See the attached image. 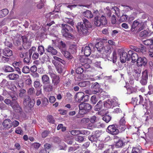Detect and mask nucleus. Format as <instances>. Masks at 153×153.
<instances>
[{"instance_id":"nucleus-1","label":"nucleus","mask_w":153,"mask_h":153,"mask_svg":"<svg viewBox=\"0 0 153 153\" xmlns=\"http://www.w3.org/2000/svg\"><path fill=\"white\" fill-rule=\"evenodd\" d=\"M83 22L78 23L76 26L78 31L81 35L87 34L88 33V28L91 27V24L86 19L83 18Z\"/></svg>"},{"instance_id":"nucleus-2","label":"nucleus","mask_w":153,"mask_h":153,"mask_svg":"<svg viewBox=\"0 0 153 153\" xmlns=\"http://www.w3.org/2000/svg\"><path fill=\"white\" fill-rule=\"evenodd\" d=\"M79 113L80 114H84L89 111L91 108V106L87 103H82L79 106Z\"/></svg>"},{"instance_id":"nucleus-3","label":"nucleus","mask_w":153,"mask_h":153,"mask_svg":"<svg viewBox=\"0 0 153 153\" xmlns=\"http://www.w3.org/2000/svg\"><path fill=\"white\" fill-rule=\"evenodd\" d=\"M76 101L79 102H86L89 99V96L88 95H85L84 93L82 92L77 93L75 96Z\"/></svg>"},{"instance_id":"nucleus-4","label":"nucleus","mask_w":153,"mask_h":153,"mask_svg":"<svg viewBox=\"0 0 153 153\" xmlns=\"http://www.w3.org/2000/svg\"><path fill=\"white\" fill-rule=\"evenodd\" d=\"M117 102V98L114 97L113 99H111V101L110 100H108L106 101L104 103V106L107 108H111L112 105L113 106L118 105L119 104Z\"/></svg>"},{"instance_id":"nucleus-5","label":"nucleus","mask_w":153,"mask_h":153,"mask_svg":"<svg viewBox=\"0 0 153 153\" xmlns=\"http://www.w3.org/2000/svg\"><path fill=\"white\" fill-rule=\"evenodd\" d=\"M95 47L97 48V51L99 52L96 55H94V57L95 58H98L100 57H101V53H102V52L103 51L104 47L103 43L101 42H98L95 45Z\"/></svg>"},{"instance_id":"nucleus-6","label":"nucleus","mask_w":153,"mask_h":153,"mask_svg":"<svg viewBox=\"0 0 153 153\" xmlns=\"http://www.w3.org/2000/svg\"><path fill=\"white\" fill-rule=\"evenodd\" d=\"M49 74L52 78V83L54 86L56 87L60 82L59 77V76L51 72H49Z\"/></svg>"},{"instance_id":"nucleus-7","label":"nucleus","mask_w":153,"mask_h":153,"mask_svg":"<svg viewBox=\"0 0 153 153\" xmlns=\"http://www.w3.org/2000/svg\"><path fill=\"white\" fill-rule=\"evenodd\" d=\"M103 51L102 52L103 53L102 56V58H108L110 54L111 53V47L109 45H107L103 48Z\"/></svg>"},{"instance_id":"nucleus-8","label":"nucleus","mask_w":153,"mask_h":153,"mask_svg":"<svg viewBox=\"0 0 153 153\" xmlns=\"http://www.w3.org/2000/svg\"><path fill=\"white\" fill-rule=\"evenodd\" d=\"M94 48V46L92 43L89 44L88 46H86L85 48L82 47V51H84L85 55L86 56H89L91 53V50L92 48Z\"/></svg>"},{"instance_id":"nucleus-9","label":"nucleus","mask_w":153,"mask_h":153,"mask_svg":"<svg viewBox=\"0 0 153 153\" xmlns=\"http://www.w3.org/2000/svg\"><path fill=\"white\" fill-rule=\"evenodd\" d=\"M107 131L112 135L117 134L119 133L117 126L114 125L108 126L107 128Z\"/></svg>"},{"instance_id":"nucleus-10","label":"nucleus","mask_w":153,"mask_h":153,"mask_svg":"<svg viewBox=\"0 0 153 153\" xmlns=\"http://www.w3.org/2000/svg\"><path fill=\"white\" fill-rule=\"evenodd\" d=\"M148 71L146 70H145L142 72V75L140 82L142 85H146L148 82Z\"/></svg>"},{"instance_id":"nucleus-11","label":"nucleus","mask_w":153,"mask_h":153,"mask_svg":"<svg viewBox=\"0 0 153 153\" xmlns=\"http://www.w3.org/2000/svg\"><path fill=\"white\" fill-rule=\"evenodd\" d=\"M11 106L15 112L18 113L22 112V108L16 101H14V102L11 103Z\"/></svg>"},{"instance_id":"nucleus-12","label":"nucleus","mask_w":153,"mask_h":153,"mask_svg":"<svg viewBox=\"0 0 153 153\" xmlns=\"http://www.w3.org/2000/svg\"><path fill=\"white\" fill-rule=\"evenodd\" d=\"M141 70L138 67L135 66L133 69V75L136 80H138L140 76Z\"/></svg>"},{"instance_id":"nucleus-13","label":"nucleus","mask_w":153,"mask_h":153,"mask_svg":"<svg viewBox=\"0 0 153 153\" xmlns=\"http://www.w3.org/2000/svg\"><path fill=\"white\" fill-rule=\"evenodd\" d=\"M92 89V94H96L97 93L99 92L101 90L100 88V86L97 82H95L91 86Z\"/></svg>"},{"instance_id":"nucleus-14","label":"nucleus","mask_w":153,"mask_h":153,"mask_svg":"<svg viewBox=\"0 0 153 153\" xmlns=\"http://www.w3.org/2000/svg\"><path fill=\"white\" fill-rule=\"evenodd\" d=\"M137 65L138 66H141L145 65L146 63V59L145 57H140L137 60Z\"/></svg>"},{"instance_id":"nucleus-15","label":"nucleus","mask_w":153,"mask_h":153,"mask_svg":"<svg viewBox=\"0 0 153 153\" xmlns=\"http://www.w3.org/2000/svg\"><path fill=\"white\" fill-rule=\"evenodd\" d=\"M134 49L137 52L141 53L143 54L147 55L148 54V50L144 46L141 45L140 48H136L134 47Z\"/></svg>"},{"instance_id":"nucleus-16","label":"nucleus","mask_w":153,"mask_h":153,"mask_svg":"<svg viewBox=\"0 0 153 153\" xmlns=\"http://www.w3.org/2000/svg\"><path fill=\"white\" fill-rule=\"evenodd\" d=\"M55 62L53 60L52 63L54 64L56 68L57 71L59 73L61 74L66 72V70L65 68L61 65H57L56 64H55Z\"/></svg>"},{"instance_id":"nucleus-17","label":"nucleus","mask_w":153,"mask_h":153,"mask_svg":"<svg viewBox=\"0 0 153 153\" xmlns=\"http://www.w3.org/2000/svg\"><path fill=\"white\" fill-rule=\"evenodd\" d=\"M141 24L139 23L137 20L134 21L132 25L131 30L134 31V29L136 28V30H138L139 31L141 30L142 28L140 27L141 26Z\"/></svg>"},{"instance_id":"nucleus-18","label":"nucleus","mask_w":153,"mask_h":153,"mask_svg":"<svg viewBox=\"0 0 153 153\" xmlns=\"http://www.w3.org/2000/svg\"><path fill=\"white\" fill-rule=\"evenodd\" d=\"M126 128V121L124 117L122 118L119 122V129L121 131H124Z\"/></svg>"},{"instance_id":"nucleus-19","label":"nucleus","mask_w":153,"mask_h":153,"mask_svg":"<svg viewBox=\"0 0 153 153\" xmlns=\"http://www.w3.org/2000/svg\"><path fill=\"white\" fill-rule=\"evenodd\" d=\"M82 58L80 59V61L82 62H83V64H82V66H83L85 68H88L90 67V65L88 64V63L91 62V61L87 59H84Z\"/></svg>"},{"instance_id":"nucleus-20","label":"nucleus","mask_w":153,"mask_h":153,"mask_svg":"<svg viewBox=\"0 0 153 153\" xmlns=\"http://www.w3.org/2000/svg\"><path fill=\"white\" fill-rule=\"evenodd\" d=\"M2 125L4 128H9L12 126V123L10 119H7L3 122Z\"/></svg>"},{"instance_id":"nucleus-21","label":"nucleus","mask_w":153,"mask_h":153,"mask_svg":"<svg viewBox=\"0 0 153 153\" xmlns=\"http://www.w3.org/2000/svg\"><path fill=\"white\" fill-rule=\"evenodd\" d=\"M46 50L48 53H49L53 55H56L57 53V50L52 47L51 45L48 46Z\"/></svg>"},{"instance_id":"nucleus-22","label":"nucleus","mask_w":153,"mask_h":153,"mask_svg":"<svg viewBox=\"0 0 153 153\" xmlns=\"http://www.w3.org/2000/svg\"><path fill=\"white\" fill-rule=\"evenodd\" d=\"M128 54L125 52H123L120 55V59L121 62L123 63L126 62V60H127Z\"/></svg>"},{"instance_id":"nucleus-23","label":"nucleus","mask_w":153,"mask_h":153,"mask_svg":"<svg viewBox=\"0 0 153 153\" xmlns=\"http://www.w3.org/2000/svg\"><path fill=\"white\" fill-rule=\"evenodd\" d=\"M129 141L128 140L125 141L122 139H120L116 141L115 143V146L117 148L122 147L125 143H127Z\"/></svg>"},{"instance_id":"nucleus-24","label":"nucleus","mask_w":153,"mask_h":153,"mask_svg":"<svg viewBox=\"0 0 153 153\" xmlns=\"http://www.w3.org/2000/svg\"><path fill=\"white\" fill-rule=\"evenodd\" d=\"M44 85L43 88L45 91L49 92L52 91L53 86L51 84L50 82V83H48Z\"/></svg>"},{"instance_id":"nucleus-25","label":"nucleus","mask_w":153,"mask_h":153,"mask_svg":"<svg viewBox=\"0 0 153 153\" xmlns=\"http://www.w3.org/2000/svg\"><path fill=\"white\" fill-rule=\"evenodd\" d=\"M3 54L7 56H10L12 55V51L10 49L7 48L2 50Z\"/></svg>"},{"instance_id":"nucleus-26","label":"nucleus","mask_w":153,"mask_h":153,"mask_svg":"<svg viewBox=\"0 0 153 153\" xmlns=\"http://www.w3.org/2000/svg\"><path fill=\"white\" fill-rule=\"evenodd\" d=\"M7 76L10 80L15 81L17 80L19 77L18 74L14 73L10 74Z\"/></svg>"},{"instance_id":"nucleus-27","label":"nucleus","mask_w":153,"mask_h":153,"mask_svg":"<svg viewBox=\"0 0 153 153\" xmlns=\"http://www.w3.org/2000/svg\"><path fill=\"white\" fill-rule=\"evenodd\" d=\"M42 83L43 84H46V83H50V82L49 77L46 74H45L42 76Z\"/></svg>"},{"instance_id":"nucleus-28","label":"nucleus","mask_w":153,"mask_h":153,"mask_svg":"<svg viewBox=\"0 0 153 153\" xmlns=\"http://www.w3.org/2000/svg\"><path fill=\"white\" fill-rule=\"evenodd\" d=\"M67 25L63 24H62L61 27L62 28L61 33L62 35L65 37H66L67 36Z\"/></svg>"},{"instance_id":"nucleus-29","label":"nucleus","mask_w":153,"mask_h":153,"mask_svg":"<svg viewBox=\"0 0 153 153\" xmlns=\"http://www.w3.org/2000/svg\"><path fill=\"white\" fill-rule=\"evenodd\" d=\"M68 15L71 16H69L68 18V23L70 24L73 26L74 25V22H73V19H74V16L72 14L69 12H68Z\"/></svg>"},{"instance_id":"nucleus-30","label":"nucleus","mask_w":153,"mask_h":153,"mask_svg":"<svg viewBox=\"0 0 153 153\" xmlns=\"http://www.w3.org/2000/svg\"><path fill=\"white\" fill-rule=\"evenodd\" d=\"M83 15L85 17L88 18H91L93 17V15L91 12L89 10H87L84 12L83 13Z\"/></svg>"},{"instance_id":"nucleus-31","label":"nucleus","mask_w":153,"mask_h":153,"mask_svg":"<svg viewBox=\"0 0 153 153\" xmlns=\"http://www.w3.org/2000/svg\"><path fill=\"white\" fill-rule=\"evenodd\" d=\"M9 13V11L7 9H4L0 11V18L5 17Z\"/></svg>"},{"instance_id":"nucleus-32","label":"nucleus","mask_w":153,"mask_h":153,"mask_svg":"<svg viewBox=\"0 0 153 153\" xmlns=\"http://www.w3.org/2000/svg\"><path fill=\"white\" fill-rule=\"evenodd\" d=\"M97 133L95 132V134H93L91 136H89L88 138L89 140L92 142H97L98 140V136H97L96 134Z\"/></svg>"},{"instance_id":"nucleus-33","label":"nucleus","mask_w":153,"mask_h":153,"mask_svg":"<svg viewBox=\"0 0 153 153\" xmlns=\"http://www.w3.org/2000/svg\"><path fill=\"white\" fill-rule=\"evenodd\" d=\"M35 90L33 87L29 88L27 91L28 95L30 97L33 96L35 95Z\"/></svg>"},{"instance_id":"nucleus-34","label":"nucleus","mask_w":153,"mask_h":153,"mask_svg":"<svg viewBox=\"0 0 153 153\" xmlns=\"http://www.w3.org/2000/svg\"><path fill=\"white\" fill-rule=\"evenodd\" d=\"M90 84V82L88 81L81 82L78 84L79 86L82 87L89 86Z\"/></svg>"},{"instance_id":"nucleus-35","label":"nucleus","mask_w":153,"mask_h":153,"mask_svg":"<svg viewBox=\"0 0 153 153\" xmlns=\"http://www.w3.org/2000/svg\"><path fill=\"white\" fill-rule=\"evenodd\" d=\"M102 102L100 101L97 103L94 107V109L95 111H99L100 110L102 107Z\"/></svg>"},{"instance_id":"nucleus-36","label":"nucleus","mask_w":153,"mask_h":153,"mask_svg":"<svg viewBox=\"0 0 153 153\" xmlns=\"http://www.w3.org/2000/svg\"><path fill=\"white\" fill-rule=\"evenodd\" d=\"M3 69L5 72H12L14 71L12 67L7 65L4 66Z\"/></svg>"},{"instance_id":"nucleus-37","label":"nucleus","mask_w":153,"mask_h":153,"mask_svg":"<svg viewBox=\"0 0 153 153\" xmlns=\"http://www.w3.org/2000/svg\"><path fill=\"white\" fill-rule=\"evenodd\" d=\"M127 90V93L128 94L135 92V89L132 86H127L126 87Z\"/></svg>"},{"instance_id":"nucleus-38","label":"nucleus","mask_w":153,"mask_h":153,"mask_svg":"<svg viewBox=\"0 0 153 153\" xmlns=\"http://www.w3.org/2000/svg\"><path fill=\"white\" fill-rule=\"evenodd\" d=\"M38 51L39 53L42 55L45 52V49L44 46L42 45L39 46L38 48Z\"/></svg>"},{"instance_id":"nucleus-39","label":"nucleus","mask_w":153,"mask_h":153,"mask_svg":"<svg viewBox=\"0 0 153 153\" xmlns=\"http://www.w3.org/2000/svg\"><path fill=\"white\" fill-rule=\"evenodd\" d=\"M29 95L25 96L24 98L23 104L24 105H27V102L30 101L31 99Z\"/></svg>"},{"instance_id":"nucleus-40","label":"nucleus","mask_w":153,"mask_h":153,"mask_svg":"<svg viewBox=\"0 0 153 153\" xmlns=\"http://www.w3.org/2000/svg\"><path fill=\"white\" fill-rule=\"evenodd\" d=\"M143 43L146 45L151 46L152 44L153 43V40L151 39L146 40L144 41Z\"/></svg>"},{"instance_id":"nucleus-41","label":"nucleus","mask_w":153,"mask_h":153,"mask_svg":"<svg viewBox=\"0 0 153 153\" xmlns=\"http://www.w3.org/2000/svg\"><path fill=\"white\" fill-rule=\"evenodd\" d=\"M131 58L133 62H136L138 58V56L136 53H133Z\"/></svg>"},{"instance_id":"nucleus-42","label":"nucleus","mask_w":153,"mask_h":153,"mask_svg":"<svg viewBox=\"0 0 153 153\" xmlns=\"http://www.w3.org/2000/svg\"><path fill=\"white\" fill-rule=\"evenodd\" d=\"M47 119L48 121L50 123L53 124L55 122V120L52 115H48L47 116Z\"/></svg>"},{"instance_id":"nucleus-43","label":"nucleus","mask_w":153,"mask_h":153,"mask_svg":"<svg viewBox=\"0 0 153 153\" xmlns=\"http://www.w3.org/2000/svg\"><path fill=\"white\" fill-rule=\"evenodd\" d=\"M128 18V16L126 15H123L120 17L119 21L120 22H123L127 21Z\"/></svg>"},{"instance_id":"nucleus-44","label":"nucleus","mask_w":153,"mask_h":153,"mask_svg":"<svg viewBox=\"0 0 153 153\" xmlns=\"http://www.w3.org/2000/svg\"><path fill=\"white\" fill-rule=\"evenodd\" d=\"M26 91L23 89H21L19 90V97H23L26 94Z\"/></svg>"},{"instance_id":"nucleus-45","label":"nucleus","mask_w":153,"mask_h":153,"mask_svg":"<svg viewBox=\"0 0 153 153\" xmlns=\"http://www.w3.org/2000/svg\"><path fill=\"white\" fill-rule=\"evenodd\" d=\"M102 22V25H105L107 23V21L106 18L104 16H102L100 19Z\"/></svg>"},{"instance_id":"nucleus-46","label":"nucleus","mask_w":153,"mask_h":153,"mask_svg":"<svg viewBox=\"0 0 153 153\" xmlns=\"http://www.w3.org/2000/svg\"><path fill=\"white\" fill-rule=\"evenodd\" d=\"M21 62L20 61L17 62L15 61L13 63L12 65L15 68L20 67L21 68Z\"/></svg>"},{"instance_id":"nucleus-47","label":"nucleus","mask_w":153,"mask_h":153,"mask_svg":"<svg viewBox=\"0 0 153 153\" xmlns=\"http://www.w3.org/2000/svg\"><path fill=\"white\" fill-rule=\"evenodd\" d=\"M30 71L29 68L27 66H25L22 69V72L25 74L29 73Z\"/></svg>"},{"instance_id":"nucleus-48","label":"nucleus","mask_w":153,"mask_h":153,"mask_svg":"<svg viewBox=\"0 0 153 153\" xmlns=\"http://www.w3.org/2000/svg\"><path fill=\"white\" fill-rule=\"evenodd\" d=\"M112 59L113 60V62L114 63H115L117 59V57L116 51H114L112 53Z\"/></svg>"},{"instance_id":"nucleus-49","label":"nucleus","mask_w":153,"mask_h":153,"mask_svg":"<svg viewBox=\"0 0 153 153\" xmlns=\"http://www.w3.org/2000/svg\"><path fill=\"white\" fill-rule=\"evenodd\" d=\"M84 138L83 137L77 136L75 137V140L79 143L82 142L84 141Z\"/></svg>"},{"instance_id":"nucleus-50","label":"nucleus","mask_w":153,"mask_h":153,"mask_svg":"<svg viewBox=\"0 0 153 153\" xmlns=\"http://www.w3.org/2000/svg\"><path fill=\"white\" fill-rule=\"evenodd\" d=\"M111 119V117L108 115H105L102 118L103 120L107 123L110 121Z\"/></svg>"},{"instance_id":"nucleus-51","label":"nucleus","mask_w":153,"mask_h":153,"mask_svg":"<svg viewBox=\"0 0 153 153\" xmlns=\"http://www.w3.org/2000/svg\"><path fill=\"white\" fill-rule=\"evenodd\" d=\"M23 47L25 49H27L31 46V43L29 42L23 44Z\"/></svg>"},{"instance_id":"nucleus-52","label":"nucleus","mask_w":153,"mask_h":153,"mask_svg":"<svg viewBox=\"0 0 153 153\" xmlns=\"http://www.w3.org/2000/svg\"><path fill=\"white\" fill-rule=\"evenodd\" d=\"M112 9L114 10L115 11V14L118 16H120V12L119 9L116 7H113Z\"/></svg>"},{"instance_id":"nucleus-53","label":"nucleus","mask_w":153,"mask_h":153,"mask_svg":"<svg viewBox=\"0 0 153 153\" xmlns=\"http://www.w3.org/2000/svg\"><path fill=\"white\" fill-rule=\"evenodd\" d=\"M59 45L61 48H66V44L64 41L61 40L59 42Z\"/></svg>"},{"instance_id":"nucleus-54","label":"nucleus","mask_w":153,"mask_h":153,"mask_svg":"<svg viewBox=\"0 0 153 153\" xmlns=\"http://www.w3.org/2000/svg\"><path fill=\"white\" fill-rule=\"evenodd\" d=\"M42 104L44 106H46L48 103V100L46 97H44L42 99Z\"/></svg>"},{"instance_id":"nucleus-55","label":"nucleus","mask_w":153,"mask_h":153,"mask_svg":"<svg viewBox=\"0 0 153 153\" xmlns=\"http://www.w3.org/2000/svg\"><path fill=\"white\" fill-rule=\"evenodd\" d=\"M32 80L30 78H29L26 79L25 82V83L26 85L27 86H30L32 84Z\"/></svg>"},{"instance_id":"nucleus-56","label":"nucleus","mask_w":153,"mask_h":153,"mask_svg":"<svg viewBox=\"0 0 153 153\" xmlns=\"http://www.w3.org/2000/svg\"><path fill=\"white\" fill-rule=\"evenodd\" d=\"M41 85L40 82L39 81H36L34 82V86L35 88L40 87Z\"/></svg>"},{"instance_id":"nucleus-57","label":"nucleus","mask_w":153,"mask_h":153,"mask_svg":"<svg viewBox=\"0 0 153 153\" xmlns=\"http://www.w3.org/2000/svg\"><path fill=\"white\" fill-rule=\"evenodd\" d=\"M147 55H148L150 57H153V49L151 48V47H150Z\"/></svg>"},{"instance_id":"nucleus-58","label":"nucleus","mask_w":153,"mask_h":153,"mask_svg":"<svg viewBox=\"0 0 153 153\" xmlns=\"http://www.w3.org/2000/svg\"><path fill=\"white\" fill-rule=\"evenodd\" d=\"M36 48L35 47H32L29 50V57L30 58H31L33 52L35 51L36 50Z\"/></svg>"},{"instance_id":"nucleus-59","label":"nucleus","mask_w":153,"mask_h":153,"mask_svg":"<svg viewBox=\"0 0 153 153\" xmlns=\"http://www.w3.org/2000/svg\"><path fill=\"white\" fill-rule=\"evenodd\" d=\"M79 134L88 135L90 134V132L86 130H82L79 131Z\"/></svg>"},{"instance_id":"nucleus-60","label":"nucleus","mask_w":153,"mask_h":153,"mask_svg":"<svg viewBox=\"0 0 153 153\" xmlns=\"http://www.w3.org/2000/svg\"><path fill=\"white\" fill-rule=\"evenodd\" d=\"M41 146V144L39 143H34L32 144V146L35 149H38Z\"/></svg>"},{"instance_id":"nucleus-61","label":"nucleus","mask_w":153,"mask_h":153,"mask_svg":"<svg viewBox=\"0 0 153 153\" xmlns=\"http://www.w3.org/2000/svg\"><path fill=\"white\" fill-rule=\"evenodd\" d=\"M83 72V69L82 68L79 67L77 68L76 70V72L78 74H81Z\"/></svg>"},{"instance_id":"nucleus-62","label":"nucleus","mask_w":153,"mask_h":153,"mask_svg":"<svg viewBox=\"0 0 153 153\" xmlns=\"http://www.w3.org/2000/svg\"><path fill=\"white\" fill-rule=\"evenodd\" d=\"M49 134V131H44L42 133V137L43 138L46 137Z\"/></svg>"},{"instance_id":"nucleus-63","label":"nucleus","mask_w":153,"mask_h":153,"mask_svg":"<svg viewBox=\"0 0 153 153\" xmlns=\"http://www.w3.org/2000/svg\"><path fill=\"white\" fill-rule=\"evenodd\" d=\"M91 100L93 104H95L97 102L96 96L95 95L92 96L91 97Z\"/></svg>"},{"instance_id":"nucleus-64","label":"nucleus","mask_w":153,"mask_h":153,"mask_svg":"<svg viewBox=\"0 0 153 153\" xmlns=\"http://www.w3.org/2000/svg\"><path fill=\"white\" fill-rule=\"evenodd\" d=\"M9 60V58L3 56H2L1 58V60L2 62L6 63L8 62Z\"/></svg>"}]
</instances>
